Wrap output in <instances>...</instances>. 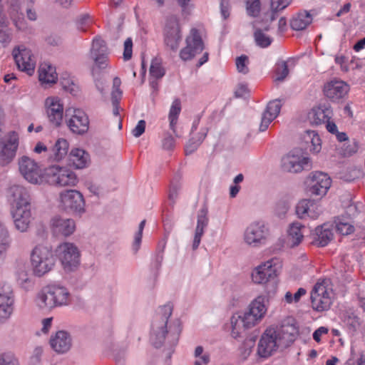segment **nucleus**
<instances>
[{"label":"nucleus","instance_id":"f257e3e1","mask_svg":"<svg viewBox=\"0 0 365 365\" xmlns=\"http://www.w3.org/2000/svg\"><path fill=\"white\" fill-rule=\"evenodd\" d=\"M298 334V327L292 317L284 319L278 327L267 328L259 341L258 356L268 358L277 350L286 349L295 341Z\"/></svg>","mask_w":365,"mask_h":365},{"label":"nucleus","instance_id":"f03ea898","mask_svg":"<svg viewBox=\"0 0 365 365\" xmlns=\"http://www.w3.org/2000/svg\"><path fill=\"white\" fill-rule=\"evenodd\" d=\"M11 213L15 227L20 232L28 230L31 222V197L22 186L13 185L9 189Z\"/></svg>","mask_w":365,"mask_h":365},{"label":"nucleus","instance_id":"7ed1b4c3","mask_svg":"<svg viewBox=\"0 0 365 365\" xmlns=\"http://www.w3.org/2000/svg\"><path fill=\"white\" fill-rule=\"evenodd\" d=\"M56 258L49 247L38 245L31 253V263L36 276L41 277L49 272L54 267Z\"/></svg>","mask_w":365,"mask_h":365},{"label":"nucleus","instance_id":"20e7f679","mask_svg":"<svg viewBox=\"0 0 365 365\" xmlns=\"http://www.w3.org/2000/svg\"><path fill=\"white\" fill-rule=\"evenodd\" d=\"M331 295L330 280L319 279L311 292V304L313 309L317 312L328 310L332 304Z\"/></svg>","mask_w":365,"mask_h":365},{"label":"nucleus","instance_id":"39448f33","mask_svg":"<svg viewBox=\"0 0 365 365\" xmlns=\"http://www.w3.org/2000/svg\"><path fill=\"white\" fill-rule=\"evenodd\" d=\"M56 254L66 270L71 271L79 264L80 253L73 243H61L56 247Z\"/></svg>","mask_w":365,"mask_h":365},{"label":"nucleus","instance_id":"423d86ee","mask_svg":"<svg viewBox=\"0 0 365 365\" xmlns=\"http://www.w3.org/2000/svg\"><path fill=\"white\" fill-rule=\"evenodd\" d=\"M21 174L30 183L41 184L44 181V173L41 166L33 159L23 156L19 160Z\"/></svg>","mask_w":365,"mask_h":365},{"label":"nucleus","instance_id":"0eeeda50","mask_svg":"<svg viewBox=\"0 0 365 365\" xmlns=\"http://www.w3.org/2000/svg\"><path fill=\"white\" fill-rule=\"evenodd\" d=\"M269 234V229L263 222H254L246 228L244 240L248 245L259 247L266 243Z\"/></svg>","mask_w":365,"mask_h":365},{"label":"nucleus","instance_id":"6e6552de","mask_svg":"<svg viewBox=\"0 0 365 365\" xmlns=\"http://www.w3.org/2000/svg\"><path fill=\"white\" fill-rule=\"evenodd\" d=\"M205 48L204 42L200 30L193 28L186 38V46L180 52V56L183 61L192 59Z\"/></svg>","mask_w":365,"mask_h":365},{"label":"nucleus","instance_id":"1a4fd4ad","mask_svg":"<svg viewBox=\"0 0 365 365\" xmlns=\"http://www.w3.org/2000/svg\"><path fill=\"white\" fill-rule=\"evenodd\" d=\"M331 180L327 174L322 172L312 173L306 180L307 192L310 195L324 196L331 186Z\"/></svg>","mask_w":365,"mask_h":365},{"label":"nucleus","instance_id":"9d476101","mask_svg":"<svg viewBox=\"0 0 365 365\" xmlns=\"http://www.w3.org/2000/svg\"><path fill=\"white\" fill-rule=\"evenodd\" d=\"M19 146V135L12 131L0 143V167L9 165L14 159Z\"/></svg>","mask_w":365,"mask_h":365},{"label":"nucleus","instance_id":"9b49d317","mask_svg":"<svg viewBox=\"0 0 365 365\" xmlns=\"http://www.w3.org/2000/svg\"><path fill=\"white\" fill-rule=\"evenodd\" d=\"M12 56L19 71L32 76L36 68V59L31 51L24 46L15 47Z\"/></svg>","mask_w":365,"mask_h":365},{"label":"nucleus","instance_id":"f8f14e48","mask_svg":"<svg viewBox=\"0 0 365 365\" xmlns=\"http://www.w3.org/2000/svg\"><path fill=\"white\" fill-rule=\"evenodd\" d=\"M14 309V294L11 286L0 283V323L9 319Z\"/></svg>","mask_w":365,"mask_h":365},{"label":"nucleus","instance_id":"ddd939ff","mask_svg":"<svg viewBox=\"0 0 365 365\" xmlns=\"http://www.w3.org/2000/svg\"><path fill=\"white\" fill-rule=\"evenodd\" d=\"M172 312L173 306L170 304H167L160 307L155 319L152 324V331L156 339H159V344L155 342L156 347H158L162 340L165 339V334L167 333L166 327L168 320L171 316Z\"/></svg>","mask_w":365,"mask_h":365},{"label":"nucleus","instance_id":"4468645a","mask_svg":"<svg viewBox=\"0 0 365 365\" xmlns=\"http://www.w3.org/2000/svg\"><path fill=\"white\" fill-rule=\"evenodd\" d=\"M46 175L51 183L59 186H73L77 182L76 174L67 168L51 166L47 170Z\"/></svg>","mask_w":365,"mask_h":365},{"label":"nucleus","instance_id":"2eb2a0df","mask_svg":"<svg viewBox=\"0 0 365 365\" xmlns=\"http://www.w3.org/2000/svg\"><path fill=\"white\" fill-rule=\"evenodd\" d=\"M61 206L66 211L81 213L84 211L85 202L81 192L74 190L60 194Z\"/></svg>","mask_w":365,"mask_h":365},{"label":"nucleus","instance_id":"dca6fc26","mask_svg":"<svg viewBox=\"0 0 365 365\" xmlns=\"http://www.w3.org/2000/svg\"><path fill=\"white\" fill-rule=\"evenodd\" d=\"M46 113L49 122L55 127L61 125L63 116V104L57 96H49L44 102Z\"/></svg>","mask_w":365,"mask_h":365},{"label":"nucleus","instance_id":"f3484780","mask_svg":"<svg viewBox=\"0 0 365 365\" xmlns=\"http://www.w3.org/2000/svg\"><path fill=\"white\" fill-rule=\"evenodd\" d=\"M181 39L179 21L175 16L167 19L165 27V42L172 50L178 48Z\"/></svg>","mask_w":365,"mask_h":365},{"label":"nucleus","instance_id":"a211bd4d","mask_svg":"<svg viewBox=\"0 0 365 365\" xmlns=\"http://www.w3.org/2000/svg\"><path fill=\"white\" fill-rule=\"evenodd\" d=\"M309 166V158L300 153H289L282 160V168L286 172L299 173Z\"/></svg>","mask_w":365,"mask_h":365},{"label":"nucleus","instance_id":"6ab92c4d","mask_svg":"<svg viewBox=\"0 0 365 365\" xmlns=\"http://www.w3.org/2000/svg\"><path fill=\"white\" fill-rule=\"evenodd\" d=\"M66 124L73 134L83 135L89 128L88 117L82 110L74 109L73 114L66 120Z\"/></svg>","mask_w":365,"mask_h":365},{"label":"nucleus","instance_id":"aec40b11","mask_svg":"<svg viewBox=\"0 0 365 365\" xmlns=\"http://www.w3.org/2000/svg\"><path fill=\"white\" fill-rule=\"evenodd\" d=\"M267 310L265 297L264 296H258L250 303L249 311L245 313L248 320L247 323L255 326L264 317Z\"/></svg>","mask_w":365,"mask_h":365},{"label":"nucleus","instance_id":"412c9836","mask_svg":"<svg viewBox=\"0 0 365 365\" xmlns=\"http://www.w3.org/2000/svg\"><path fill=\"white\" fill-rule=\"evenodd\" d=\"M276 276L277 269L273 265V260L259 265L252 272V279L255 284H266Z\"/></svg>","mask_w":365,"mask_h":365},{"label":"nucleus","instance_id":"4be33fe9","mask_svg":"<svg viewBox=\"0 0 365 365\" xmlns=\"http://www.w3.org/2000/svg\"><path fill=\"white\" fill-rule=\"evenodd\" d=\"M91 52L95 64L98 68L103 69L108 66V48L103 39L96 37L93 40Z\"/></svg>","mask_w":365,"mask_h":365},{"label":"nucleus","instance_id":"5701e85b","mask_svg":"<svg viewBox=\"0 0 365 365\" xmlns=\"http://www.w3.org/2000/svg\"><path fill=\"white\" fill-rule=\"evenodd\" d=\"M349 86L342 81H331L324 86V95L333 101L343 98L349 92Z\"/></svg>","mask_w":365,"mask_h":365},{"label":"nucleus","instance_id":"b1692460","mask_svg":"<svg viewBox=\"0 0 365 365\" xmlns=\"http://www.w3.org/2000/svg\"><path fill=\"white\" fill-rule=\"evenodd\" d=\"M51 230L56 235L68 237L72 235L76 230V223L73 220L54 217L51 220Z\"/></svg>","mask_w":365,"mask_h":365},{"label":"nucleus","instance_id":"393cba45","mask_svg":"<svg viewBox=\"0 0 365 365\" xmlns=\"http://www.w3.org/2000/svg\"><path fill=\"white\" fill-rule=\"evenodd\" d=\"M296 212L300 218L317 219L321 214L319 204L311 200H302L297 205Z\"/></svg>","mask_w":365,"mask_h":365},{"label":"nucleus","instance_id":"a878e982","mask_svg":"<svg viewBox=\"0 0 365 365\" xmlns=\"http://www.w3.org/2000/svg\"><path fill=\"white\" fill-rule=\"evenodd\" d=\"M38 80L42 85H53L58 80L56 68L48 63H43L38 68Z\"/></svg>","mask_w":365,"mask_h":365},{"label":"nucleus","instance_id":"bb28decb","mask_svg":"<svg viewBox=\"0 0 365 365\" xmlns=\"http://www.w3.org/2000/svg\"><path fill=\"white\" fill-rule=\"evenodd\" d=\"M333 238V230L327 224L317 227L313 234L314 243L319 247L327 246Z\"/></svg>","mask_w":365,"mask_h":365},{"label":"nucleus","instance_id":"cd10ccee","mask_svg":"<svg viewBox=\"0 0 365 365\" xmlns=\"http://www.w3.org/2000/svg\"><path fill=\"white\" fill-rule=\"evenodd\" d=\"M247 314L243 315L235 314L232 315L230 319L231 324V335L233 338L239 337L241 334L247 329L255 327L254 324L247 323Z\"/></svg>","mask_w":365,"mask_h":365},{"label":"nucleus","instance_id":"c85d7f7f","mask_svg":"<svg viewBox=\"0 0 365 365\" xmlns=\"http://www.w3.org/2000/svg\"><path fill=\"white\" fill-rule=\"evenodd\" d=\"M50 344L57 353H64L70 349L71 339L66 331H59L51 338Z\"/></svg>","mask_w":365,"mask_h":365},{"label":"nucleus","instance_id":"c756f323","mask_svg":"<svg viewBox=\"0 0 365 365\" xmlns=\"http://www.w3.org/2000/svg\"><path fill=\"white\" fill-rule=\"evenodd\" d=\"M334 223L336 232L341 235L347 236L355 231L354 222L350 216H337L334 218Z\"/></svg>","mask_w":365,"mask_h":365},{"label":"nucleus","instance_id":"7c9ffc66","mask_svg":"<svg viewBox=\"0 0 365 365\" xmlns=\"http://www.w3.org/2000/svg\"><path fill=\"white\" fill-rule=\"evenodd\" d=\"M332 114L331 110L326 106H318L312 109L308 118L313 125H320L328 122Z\"/></svg>","mask_w":365,"mask_h":365},{"label":"nucleus","instance_id":"2f4dec72","mask_svg":"<svg viewBox=\"0 0 365 365\" xmlns=\"http://www.w3.org/2000/svg\"><path fill=\"white\" fill-rule=\"evenodd\" d=\"M69 159L73 167L78 169L86 167L90 160L88 153L80 148H73L69 154Z\"/></svg>","mask_w":365,"mask_h":365},{"label":"nucleus","instance_id":"473e14b6","mask_svg":"<svg viewBox=\"0 0 365 365\" xmlns=\"http://www.w3.org/2000/svg\"><path fill=\"white\" fill-rule=\"evenodd\" d=\"M304 226L300 222H293L288 231V242L291 247L298 246L304 238Z\"/></svg>","mask_w":365,"mask_h":365},{"label":"nucleus","instance_id":"72a5a7b5","mask_svg":"<svg viewBox=\"0 0 365 365\" xmlns=\"http://www.w3.org/2000/svg\"><path fill=\"white\" fill-rule=\"evenodd\" d=\"M181 112V102L180 99H175L170 108L169 114H168V120L170 123V128L174 133L176 137H180V134L178 133L176 129V125L178 123V120L179 115Z\"/></svg>","mask_w":365,"mask_h":365},{"label":"nucleus","instance_id":"f704fd0d","mask_svg":"<svg viewBox=\"0 0 365 365\" xmlns=\"http://www.w3.org/2000/svg\"><path fill=\"white\" fill-rule=\"evenodd\" d=\"M312 21V15L307 11L299 12L291 20L290 25L292 29L302 31L305 29Z\"/></svg>","mask_w":365,"mask_h":365},{"label":"nucleus","instance_id":"c9c22d12","mask_svg":"<svg viewBox=\"0 0 365 365\" xmlns=\"http://www.w3.org/2000/svg\"><path fill=\"white\" fill-rule=\"evenodd\" d=\"M52 295L56 307L63 306L68 304L69 300V292L63 287L51 286Z\"/></svg>","mask_w":365,"mask_h":365},{"label":"nucleus","instance_id":"e433bc0d","mask_svg":"<svg viewBox=\"0 0 365 365\" xmlns=\"http://www.w3.org/2000/svg\"><path fill=\"white\" fill-rule=\"evenodd\" d=\"M68 147V143L66 139H58L52 148L53 160L56 161L62 160L67 155Z\"/></svg>","mask_w":365,"mask_h":365},{"label":"nucleus","instance_id":"4c0bfd02","mask_svg":"<svg viewBox=\"0 0 365 365\" xmlns=\"http://www.w3.org/2000/svg\"><path fill=\"white\" fill-rule=\"evenodd\" d=\"M37 304L41 308L50 309L56 307L52 295L51 287L38 293L37 296Z\"/></svg>","mask_w":365,"mask_h":365},{"label":"nucleus","instance_id":"58836bf2","mask_svg":"<svg viewBox=\"0 0 365 365\" xmlns=\"http://www.w3.org/2000/svg\"><path fill=\"white\" fill-rule=\"evenodd\" d=\"M12 31L6 17L0 13V42L9 43L11 41Z\"/></svg>","mask_w":365,"mask_h":365},{"label":"nucleus","instance_id":"ea45409f","mask_svg":"<svg viewBox=\"0 0 365 365\" xmlns=\"http://www.w3.org/2000/svg\"><path fill=\"white\" fill-rule=\"evenodd\" d=\"M207 225V219L205 215H200L197 217V223L195 229L192 249L196 250L200 243L201 237L204 233V228Z\"/></svg>","mask_w":365,"mask_h":365},{"label":"nucleus","instance_id":"a19ab883","mask_svg":"<svg viewBox=\"0 0 365 365\" xmlns=\"http://www.w3.org/2000/svg\"><path fill=\"white\" fill-rule=\"evenodd\" d=\"M304 140L307 143L311 144L309 150L312 153H318L321 150L322 140L318 133L315 131L307 130L304 136Z\"/></svg>","mask_w":365,"mask_h":365},{"label":"nucleus","instance_id":"79ce46f5","mask_svg":"<svg viewBox=\"0 0 365 365\" xmlns=\"http://www.w3.org/2000/svg\"><path fill=\"white\" fill-rule=\"evenodd\" d=\"M358 150V144L355 140H347L342 145L337 148V152L343 157H349L356 153Z\"/></svg>","mask_w":365,"mask_h":365},{"label":"nucleus","instance_id":"37998d69","mask_svg":"<svg viewBox=\"0 0 365 365\" xmlns=\"http://www.w3.org/2000/svg\"><path fill=\"white\" fill-rule=\"evenodd\" d=\"M10 244L11 239L8 230L0 224V257L6 252Z\"/></svg>","mask_w":365,"mask_h":365},{"label":"nucleus","instance_id":"c03bdc74","mask_svg":"<svg viewBox=\"0 0 365 365\" xmlns=\"http://www.w3.org/2000/svg\"><path fill=\"white\" fill-rule=\"evenodd\" d=\"M274 74L276 81H282L288 76L289 69L286 61H282L276 63Z\"/></svg>","mask_w":365,"mask_h":365},{"label":"nucleus","instance_id":"a18cd8bd","mask_svg":"<svg viewBox=\"0 0 365 365\" xmlns=\"http://www.w3.org/2000/svg\"><path fill=\"white\" fill-rule=\"evenodd\" d=\"M281 107L282 103L279 100L272 101L267 104L264 113L272 116V118H276L280 112Z\"/></svg>","mask_w":365,"mask_h":365},{"label":"nucleus","instance_id":"49530a36","mask_svg":"<svg viewBox=\"0 0 365 365\" xmlns=\"http://www.w3.org/2000/svg\"><path fill=\"white\" fill-rule=\"evenodd\" d=\"M261 2L259 0H247L246 1V10L248 15L257 16L260 12Z\"/></svg>","mask_w":365,"mask_h":365},{"label":"nucleus","instance_id":"de8ad7c7","mask_svg":"<svg viewBox=\"0 0 365 365\" xmlns=\"http://www.w3.org/2000/svg\"><path fill=\"white\" fill-rule=\"evenodd\" d=\"M237 70L239 73L247 74L249 72V58L245 55L237 57L235 60Z\"/></svg>","mask_w":365,"mask_h":365},{"label":"nucleus","instance_id":"09e8293b","mask_svg":"<svg viewBox=\"0 0 365 365\" xmlns=\"http://www.w3.org/2000/svg\"><path fill=\"white\" fill-rule=\"evenodd\" d=\"M255 39L258 46L262 48L269 46L272 43V39L266 36L261 30H257L255 32Z\"/></svg>","mask_w":365,"mask_h":365},{"label":"nucleus","instance_id":"8fccbe9b","mask_svg":"<svg viewBox=\"0 0 365 365\" xmlns=\"http://www.w3.org/2000/svg\"><path fill=\"white\" fill-rule=\"evenodd\" d=\"M0 365H19L15 355L10 351L0 354Z\"/></svg>","mask_w":365,"mask_h":365},{"label":"nucleus","instance_id":"3c124183","mask_svg":"<svg viewBox=\"0 0 365 365\" xmlns=\"http://www.w3.org/2000/svg\"><path fill=\"white\" fill-rule=\"evenodd\" d=\"M344 323L349 329L352 331H356L361 325L360 319L354 314H350L346 317Z\"/></svg>","mask_w":365,"mask_h":365},{"label":"nucleus","instance_id":"603ef678","mask_svg":"<svg viewBox=\"0 0 365 365\" xmlns=\"http://www.w3.org/2000/svg\"><path fill=\"white\" fill-rule=\"evenodd\" d=\"M206 135H207V130H205L201 134H200V136L199 138V139L195 141L194 138H192L191 139H190L188 143L187 144L186 147H185V152L186 153H191L192 152H193L195 150L197 149V148L198 147V145L202 143V141L206 137Z\"/></svg>","mask_w":365,"mask_h":365},{"label":"nucleus","instance_id":"864d4df0","mask_svg":"<svg viewBox=\"0 0 365 365\" xmlns=\"http://www.w3.org/2000/svg\"><path fill=\"white\" fill-rule=\"evenodd\" d=\"M92 24V19L88 14L80 16L76 21V26L79 31H86Z\"/></svg>","mask_w":365,"mask_h":365},{"label":"nucleus","instance_id":"5fc2aeb1","mask_svg":"<svg viewBox=\"0 0 365 365\" xmlns=\"http://www.w3.org/2000/svg\"><path fill=\"white\" fill-rule=\"evenodd\" d=\"M291 3L290 0H270V9L272 13L284 9Z\"/></svg>","mask_w":365,"mask_h":365},{"label":"nucleus","instance_id":"6e6d98bb","mask_svg":"<svg viewBox=\"0 0 365 365\" xmlns=\"http://www.w3.org/2000/svg\"><path fill=\"white\" fill-rule=\"evenodd\" d=\"M150 73L153 77L160 78L164 76L165 72L160 63L157 61H153L150 68Z\"/></svg>","mask_w":365,"mask_h":365},{"label":"nucleus","instance_id":"4d7b16f0","mask_svg":"<svg viewBox=\"0 0 365 365\" xmlns=\"http://www.w3.org/2000/svg\"><path fill=\"white\" fill-rule=\"evenodd\" d=\"M145 225V220H143L140 222L139 225L138 232L135 235L134 242L133 245V249L135 251V252H138V250H139L142 240L143 230L144 229Z\"/></svg>","mask_w":365,"mask_h":365},{"label":"nucleus","instance_id":"13d9d810","mask_svg":"<svg viewBox=\"0 0 365 365\" xmlns=\"http://www.w3.org/2000/svg\"><path fill=\"white\" fill-rule=\"evenodd\" d=\"M133 41L131 38H128L124 42L123 58L125 60H129L133 53Z\"/></svg>","mask_w":365,"mask_h":365},{"label":"nucleus","instance_id":"bf43d9fd","mask_svg":"<svg viewBox=\"0 0 365 365\" xmlns=\"http://www.w3.org/2000/svg\"><path fill=\"white\" fill-rule=\"evenodd\" d=\"M145 121L144 120H140L132 130V133L135 137L138 138L145 132Z\"/></svg>","mask_w":365,"mask_h":365},{"label":"nucleus","instance_id":"052dcab7","mask_svg":"<svg viewBox=\"0 0 365 365\" xmlns=\"http://www.w3.org/2000/svg\"><path fill=\"white\" fill-rule=\"evenodd\" d=\"M274 118H272V116L269 115L266 113H263L261 123L259 125V130L260 131H264L267 129L269 125L271 123V122L274 120Z\"/></svg>","mask_w":365,"mask_h":365},{"label":"nucleus","instance_id":"680f3d73","mask_svg":"<svg viewBox=\"0 0 365 365\" xmlns=\"http://www.w3.org/2000/svg\"><path fill=\"white\" fill-rule=\"evenodd\" d=\"M180 190V185L179 184H171L169 189L168 197L173 202L177 199Z\"/></svg>","mask_w":365,"mask_h":365},{"label":"nucleus","instance_id":"e2e57ef3","mask_svg":"<svg viewBox=\"0 0 365 365\" xmlns=\"http://www.w3.org/2000/svg\"><path fill=\"white\" fill-rule=\"evenodd\" d=\"M120 83H121V81L119 78L115 77L113 78V85L114 90L112 92L113 98H117V96L120 97L121 91L119 89Z\"/></svg>","mask_w":365,"mask_h":365},{"label":"nucleus","instance_id":"0e129e2a","mask_svg":"<svg viewBox=\"0 0 365 365\" xmlns=\"http://www.w3.org/2000/svg\"><path fill=\"white\" fill-rule=\"evenodd\" d=\"M329 331V329L325 327H320L313 333V339L317 342L321 341V337L323 334H327Z\"/></svg>","mask_w":365,"mask_h":365},{"label":"nucleus","instance_id":"69168bd1","mask_svg":"<svg viewBox=\"0 0 365 365\" xmlns=\"http://www.w3.org/2000/svg\"><path fill=\"white\" fill-rule=\"evenodd\" d=\"M163 146L165 149L170 150L175 146V139L171 135H168L163 140Z\"/></svg>","mask_w":365,"mask_h":365},{"label":"nucleus","instance_id":"338daca9","mask_svg":"<svg viewBox=\"0 0 365 365\" xmlns=\"http://www.w3.org/2000/svg\"><path fill=\"white\" fill-rule=\"evenodd\" d=\"M220 9L222 15L225 19H227L229 15V1L228 0H221L220 2Z\"/></svg>","mask_w":365,"mask_h":365},{"label":"nucleus","instance_id":"774afa93","mask_svg":"<svg viewBox=\"0 0 365 365\" xmlns=\"http://www.w3.org/2000/svg\"><path fill=\"white\" fill-rule=\"evenodd\" d=\"M210 361V356L207 354H204L200 357L196 358L195 365H205L207 364Z\"/></svg>","mask_w":365,"mask_h":365}]
</instances>
